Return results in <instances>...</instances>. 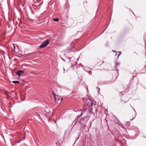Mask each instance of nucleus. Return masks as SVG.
<instances>
[{
  "label": "nucleus",
  "mask_w": 146,
  "mask_h": 146,
  "mask_svg": "<svg viewBox=\"0 0 146 146\" xmlns=\"http://www.w3.org/2000/svg\"><path fill=\"white\" fill-rule=\"evenodd\" d=\"M52 94L54 96L55 102L56 103L59 104L60 103L63 99V98L58 95H56L53 92Z\"/></svg>",
  "instance_id": "nucleus-1"
},
{
  "label": "nucleus",
  "mask_w": 146,
  "mask_h": 146,
  "mask_svg": "<svg viewBox=\"0 0 146 146\" xmlns=\"http://www.w3.org/2000/svg\"><path fill=\"white\" fill-rule=\"evenodd\" d=\"M49 43V41L47 39L45 40L43 43H42L41 45L39 46V48H43L47 45H48Z\"/></svg>",
  "instance_id": "nucleus-2"
},
{
  "label": "nucleus",
  "mask_w": 146,
  "mask_h": 146,
  "mask_svg": "<svg viewBox=\"0 0 146 146\" xmlns=\"http://www.w3.org/2000/svg\"><path fill=\"white\" fill-rule=\"evenodd\" d=\"M83 102L88 105V106H90V100L89 98H85L83 99Z\"/></svg>",
  "instance_id": "nucleus-3"
},
{
  "label": "nucleus",
  "mask_w": 146,
  "mask_h": 146,
  "mask_svg": "<svg viewBox=\"0 0 146 146\" xmlns=\"http://www.w3.org/2000/svg\"><path fill=\"white\" fill-rule=\"evenodd\" d=\"M87 116L86 115L84 118H81L79 121V122L81 124L83 123L84 124V123H86V121H85V119L87 117Z\"/></svg>",
  "instance_id": "nucleus-4"
},
{
  "label": "nucleus",
  "mask_w": 146,
  "mask_h": 146,
  "mask_svg": "<svg viewBox=\"0 0 146 146\" xmlns=\"http://www.w3.org/2000/svg\"><path fill=\"white\" fill-rule=\"evenodd\" d=\"M24 73V71L22 70H19L18 71L17 73V74L19 76H20L22 75Z\"/></svg>",
  "instance_id": "nucleus-5"
},
{
  "label": "nucleus",
  "mask_w": 146,
  "mask_h": 146,
  "mask_svg": "<svg viewBox=\"0 0 146 146\" xmlns=\"http://www.w3.org/2000/svg\"><path fill=\"white\" fill-rule=\"evenodd\" d=\"M88 112V111L86 110H85L84 111H83L80 114V115L78 116L77 117L78 118L80 117L82 115V114H84L85 113H87Z\"/></svg>",
  "instance_id": "nucleus-6"
},
{
  "label": "nucleus",
  "mask_w": 146,
  "mask_h": 146,
  "mask_svg": "<svg viewBox=\"0 0 146 146\" xmlns=\"http://www.w3.org/2000/svg\"><path fill=\"white\" fill-rule=\"evenodd\" d=\"M53 20L54 21H59V19L58 18L54 19Z\"/></svg>",
  "instance_id": "nucleus-7"
},
{
  "label": "nucleus",
  "mask_w": 146,
  "mask_h": 146,
  "mask_svg": "<svg viewBox=\"0 0 146 146\" xmlns=\"http://www.w3.org/2000/svg\"><path fill=\"white\" fill-rule=\"evenodd\" d=\"M94 104V105H96V102H94V103H90V105L92 106Z\"/></svg>",
  "instance_id": "nucleus-8"
},
{
  "label": "nucleus",
  "mask_w": 146,
  "mask_h": 146,
  "mask_svg": "<svg viewBox=\"0 0 146 146\" xmlns=\"http://www.w3.org/2000/svg\"><path fill=\"white\" fill-rule=\"evenodd\" d=\"M130 124V123L129 122H127L126 123V125L127 126H129V125Z\"/></svg>",
  "instance_id": "nucleus-9"
},
{
  "label": "nucleus",
  "mask_w": 146,
  "mask_h": 146,
  "mask_svg": "<svg viewBox=\"0 0 146 146\" xmlns=\"http://www.w3.org/2000/svg\"><path fill=\"white\" fill-rule=\"evenodd\" d=\"M13 83H15V84L18 83H19V82L18 81H13Z\"/></svg>",
  "instance_id": "nucleus-10"
},
{
  "label": "nucleus",
  "mask_w": 146,
  "mask_h": 146,
  "mask_svg": "<svg viewBox=\"0 0 146 146\" xmlns=\"http://www.w3.org/2000/svg\"><path fill=\"white\" fill-rule=\"evenodd\" d=\"M120 64V63L119 62H117L115 63V66H116L118 65H119Z\"/></svg>",
  "instance_id": "nucleus-11"
},
{
  "label": "nucleus",
  "mask_w": 146,
  "mask_h": 146,
  "mask_svg": "<svg viewBox=\"0 0 146 146\" xmlns=\"http://www.w3.org/2000/svg\"><path fill=\"white\" fill-rule=\"evenodd\" d=\"M13 47H14V50H15V44H13Z\"/></svg>",
  "instance_id": "nucleus-12"
},
{
  "label": "nucleus",
  "mask_w": 146,
  "mask_h": 146,
  "mask_svg": "<svg viewBox=\"0 0 146 146\" xmlns=\"http://www.w3.org/2000/svg\"><path fill=\"white\" fill-rule=\"evenodd\" d=\"M121 52H120L119 54L118 55V57H117L118 58V57L119 55L121 54Z\"/></svg>",
  "instance_id": "nucleus-13"
},
{
  "label": "nucleus",
  "mask_w": 146,
  "mask_h": 146,
  "mask_svg": "<svg viewBox=\"0 0 146 146\" xmlns=\"http://www.w3.org/2000/svg\"><path fill=\"white\" fill-rule=\"evenodd\" d=\"M135 117H134L133 119H130V120H133L135 118Z\"/></svg>",
  "instance_id": "nucleus-14"
},
{
  "label": "nucleus",
  "mask_w": 146,
  "mask_h": 146,
  "mask_svg": "<svg viewBox=\"0 0 146 146\" xmlns=\"http://www.w3.org/2000/svg\"><path fill=\"white\" fill-rule=\"evenodd\" d=\"M112 51L114 52H115L116 51L114 50H112Z\"/></svg>",
  "instance_id": "nucleus-15"
},
{
  "label": "nucleus",
  "mask_w": 146,
  "mask_h": 146,
  "mask_svg": "<svg viewBox=\"0 0 146 146\" xmlns=\"http://www.w3.org/2000/svg\"><path fill=\"white\" fill-rule=\"evenodd\" d=\"M77 64V63L76 62V63H75V64L76 65Z\"/></svg>",
  "instance_id": "nucleus-16"
},
{
  "label": "nucleus",
  "mask_w": 146,
  "mask_h": 146,
  "mask_svg": "<svg viewBox=\"0 0 146 146\" xmlns=\"http://www.w3.org/2000/svg\"><path fill=\"white\" fill-rule=\"evenodd\" d=\"M104 62V61H102V63H103Z\"/></svg>",
  "instance_id": "nucleus-17"
}]
</instances>
